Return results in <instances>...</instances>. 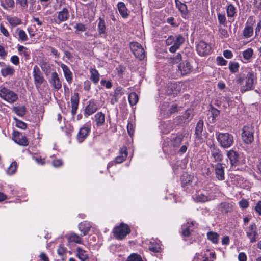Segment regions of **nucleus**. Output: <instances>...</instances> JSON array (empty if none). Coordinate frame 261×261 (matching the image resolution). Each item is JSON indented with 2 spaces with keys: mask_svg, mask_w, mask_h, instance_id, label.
Returning <instances> with one entry per match:
<instances>
[{
  "mask_svg": "<svg viewBox=\"0 0 261 261\" xmlns=\"http://www.w3.org/2000/svg\"><path fill=\"white\" fill-rule=\"evenodd\" d=\"M216 138L219 145L223 148H228L234 143V137L229 133H216Z\"/></svg>",
  "mask_w": 261,
  "mask_h": 261,
  "instance_id": "f257e3e1",
  "label": "nucleus"
},
{
  "mask_svg": "<svg viewBox=\"0 0 261 261\" xmlns=\"http://www.w3.org/2000/svg\"><path fill=\"white\" fill-rule=\"evenodd\" d=\"M185 38L181 35H171L166 40L167 45L171 46L169 50L175 53L185 42Z\"/></svg>",
  "mask_w": 261,
  "mask_h": 261,
  "instance_id": "f03ea898",
  "label": "nucleus"
},
{
  "mask_svg": "<svg viewBox=\"0 0 261 261\" xmlns=\"http://www.w3.org/2000/svg\"><path fill=\"white\" fill-rule=\"evenodd\" d=\"M0 97L10 103H13L18 99L17 94L6 87L0 88Z\"/></svg>",
  "mask_w": 261,
  "mask_h": 261,
  "instance_id": "7ed1b4c3",
  "label": "nucleus"
},
{
  "mask_svg": "<svg viewBox=\"0 0 261 261\" xmlns=\"http://www.w3.org/2000/svg\"><path fill=\"white\" fill-rule=\"evenodd\" d=\"M254 127L249 124L245 125L242 128V138L246 144H251L254 141Z\"/></svg>",
  "mask_w": 261,
  "mask_h": 261,
  "instance_id": "20e7f679",
  "label": "nucleus"
},
{
  "mask_svg": "<svg viewBox=\"0 0 261 261\" xmlns=\"http://www.w3.org/2000/svg\"><path fill=\"white\" fill-rule=\"evenodd\" d=\"M130 232V229L128 225L122 223L119 226L115 227L113 229L114 237L118 240L123 239Z\"/></svg>",
  "mask_w": 261,
  "mask_h": 261,
  "instance_id": "39448f33",
  "label": "nucleus"
},
{
  "mask_svg": "<svg viewBox=\"0 0 261 261\" xmlns=\"http://www.w3.org/2000/svg\"><path fill=\"white\" fill-rule=\"evenodd\" d=\"M245 230L250 243H253L257 241L258 233L257 231V226L255 223H252Z\"/></svg>",
  "mask_w": 261,
  "mask_h": 261,
  "instance_id": "423d86ee",
  "label": "nucleus"
},
{
  "mask_svg": "<svg viewBox=\"0 0 261 261\" xmlns=\"http://www.w3.org/2000/svg\"><path fill=\"white\" fill-rule=\"evenodd\" d=\"M130 48L135 56L140 60H143L145 57V51L141 44L138 42H132L130 44Z\"/></svg>",
  "mask_w": 261,
  "mask_h": 261,
  "instance_id": "0eeeda50",
  "label": "nucleus"
},
{
  "mask_svg": "<svg viewBox=\"0 0 261 261\" xmlns=\"http://www.w3.org/2000/svg\"><path fill=\"white\" fill-rule=\"evenodd\" d=\"M56 14L57 16L55 19V22L58 24L68 20L70 16L68 9L66 6H64L61 10L58 11Z\"/></svg>",
  "mask_w": 261,
  "mask_h": 261,
  "instance_id": "6e6552de",
  "label": "nucleus"
},
{
  "mask_svg": "<svg viewBox=\"0 0 261 261\" xmlns=\"http://www.w3.org/2000/svg\"><path fill=\"white\" fill-rule=\"evenodd\" d=\"M211 49V45L203 40L200 41L196 45L197 52L201 56L210 54Z\"/></svg>",
  "mask_w": 261,
  "mask_h": 261,
  "instance_id": "1a4fd4ad",
  "label": "nucleus"
},
{
  "mask_svg": "<svg viewBox=\"0 0 261 261\" xmlns=\"http://www.w3.org/2000/svg\"><path fill=\"white\" fill-rule=\"evenodd\" d=\"M33 76L34 84L37 87H39L45 81L42 73L37 65H35L33 67Z\"/></svg>",
  "mask_w": 261,
  "mask_h": 261,
  "instance_id": "9d476101",
  "label": "nucleus"
},
{
  "mask_svg": "<svg viewBox=\"0 0 261 261\" xmlns=\"http://www.w3.org/2000/svg\"><path fill=\"white\" fill-rule=\"evenodd\" d=\"M91 130L90 124H85L80 129L77 135L79 142H82L88 136Z\"/></svg>",
  "mask_w": 261,
  "mask_h": 261,
  "instance_id": "9b49d317",
  "label": "nucleus"
},
{
  "mask_svg": "<svg viewBox=\"0 0 261 261\" xmlns=\"http://www.w3.org/2000/svg\"><path fill=\"white\" fill-rule=\"evenodd\" d=\"M244 80L245 81V85L244 86H242L241 88V91L242 93L252 89L254 81L253 73L250 72H248Z\"/></svg>",
  "mask_w": 261,
  "mask_h": 261,
  "instance_id": "f8f14e48",
  "label": "nucleus"
},
{
  "mask_svg": "<svg viewBox=\"0 0 261 261\" xmlns=\"http://www.w3.org/2000/svg\"><path fill=\"white\" fill-rule=\"evenodd\" d=\"M254 20L253 18H249L246 23L245 27L243 30V36L245 38L251 37L253 35V25Z\"/></svg>",
  "mask_w": 261,
  "mask_h": 261,
  "instance_id": "ddd939ff",
  "label": "nucleus"
},
{
  "mask_svg": "<svg viewBox=\"0 0 261 261\" xmlns=\"http://www.w3.org/2000/svg\"><path fill=\"white\" fill-rule=\"evenodd\" d=\"M210 149L211 156L213 158V161L217 163H220L223 160V155L221 151L215 145H211Z\"/></svg>",
  "mask_w": 261,
  "mask_h": 261,
  "instance_id": "4468645a",
  "label": "nucleus"
},
{
  "mask_svg": "<svg viewBox=\"0 0 261 261\" xmlns=\"http://www.w3.org/2000/svg\"><path fill=\"white\" fill-rule=\"evenodd\" d=\"M13 137V140L20 145L25 146L29 144V141L25 136L18 131H14Z\"/></svg>",
  "mask_w": 261,
  "mask_h": 261,
  "instance_id": "2eb2a0df",
  "label": "nucleus"
},
{
  "mask_svg": "<svg viewBox=\"0 0 261 261\" xmlns=\"http://www.w3.org/2000/svg\"><path fill=\"white\" fill-rule=\"evenodd\" d=\"M217 179L222 181L225 179L224 167L221 163H217L213 166Z\"/></svg>",
  "mask_w": 261,
  "mask_h": 261,
  "instance_id": "dca6fc26",
  "label": "nucleus"
},
{
  "mask_svg": "<svg viewBox=\"0 0 261 261\" xmlns=\"http://www.w3.org/2000/svg\"><path fill=\"white\" fill-rule=\"evenodd\" d=\"M97 109V103L94 100H90L85 109L84 116L86 117H88L89 116L94 113Z\"/></svg>",
  "mask_w": 261,
  "mask_h": 261,
  "instance_id": "f3484780",
  "label": "nucleus"
},
{
  "mask_svg": "<svg viewBox=\"0 0 261 261\" xmlns=\"http://www.w3.org/2000/svg\"><path fill=\"white\" fill-rule=\"evenodd\" d=\"M185 135L180 134L173 135L171 138V145L175 149L178 148L184 141Z\"/></svg>",
  "mask_w": 261,
  "mask_h": 261,
  "instance_id": "a211bd4d",
  "label": "nucleus"
},
{
  "mask_svg": "<svg viewBox=\"0 0 261 261\" xmlns=\"http://www.w3.org/2000/svg\"><path fill=\"white\" fill-rule=\"evenodd\" d=\"M79 94L77 92H74L71 97V114L74 116L77 112L79 103Z\"/></svg>",
  "mask_w": 261,
  "mask_h": 261,
  "instance_id": "6ab92c4d",
  "label": "nucleus"
},
{
  "mask_svg": "<svg viewBox=\"0 0 261 261\" xmlns=\"http://www.w3.org/2000/svg\"><path fill=\"white\" fill-rule=\"evenodd\" d=\"M178 69L180 71L181 74L185 75L191 72L192 66L189 62L185 61L179 64Z\"/></svg>",
  "mask_w": 261,
  "mask_h": 261,
  "instance_id": "aec40b11",
  "label": "nucleus"
},
{
  "mask_svg": "<svg viewBox=\"0 0 261 261\" xmlns=\"http://www.w3.org/2000/svg\"><path fill=\"white\" fill-rule=\"evenodd\" d=\"M195 222L194 221H191L190 222L188 221L186 224H184L182 226V234L184 237H189L191 232L194 229V226Z\"/></svg>",
  "mask_w": 261,
  "mask_h": 261,
  "instance_id": "412c9836",
  "label": "nucleus"
},
{
  "mask_svg": "<svg viewBox=\"0 0 261 261\" xmlns=\"http://www.w3.org/2000/svg\"><path fill=\"white\" fill-rule=\"evenodd\" d=\"M127 156V148L125 146L121 147L119 150V154L115 158V162L116 163L120 164L122 163Z\"/></svg>",
  "mask_w": 261,
  "mask_h": 261,
  "instance_id": "4be33fe9",
  "label": "nucleus"
},
{
  "mask_svg": "<svg viewBox=\"0 0 261 261\" xmlns=\"http://www.w3.org/2000/svg\"><path fill=\"white\" fill-rule=\"evenodd\" d=\"M60 67L63 71L65 78L67 82L69 84L71 83L72 81L73 75L69 67L63 63H61Z\"/></svg>",
  "mask_w": 261,
  "mask_h": 261,
  "instance_id": "5701e85b",
  "label": "nucleus"
},
{
  "mask_svg": "<svg viewBox=\"0 0 261 261\" xmlns=\"http://www.w3.org/2000/svg\"><path fill=\"white\" fill-rule=\"evenodd\" d=\"M50 83L57 90L60 89L62 87L61 82L56 72H54L51 73Z\"/></svg>",
  "mask_w": 261,
  "mask_h": 261,
  "instance_id": "b1692460",
  "label": "nucleus"
},
{
  "mask_svg": "<svg viewBox=\"0 0 261 261\" xmlns=\"http://www.w3.org/2000/svg\"><path fill=\"white\" fill-rule=\"evenodd\" d=\"M227 156L229 159L232 166L236 165L237 163L239 161V154L237 151L233 150L228 151L227 152Z\"/></svg>",
  "mask_w": 261,
  "mask_h": 261,
  "instance_id": "393cba45",
  "label": "nucleus"
},
{
  "mask_svg": "<svg viewBox=\"0 0 261 261\" xmlns=\"http://www.w3.org/2000/svg\"><path fill=\"white\" fill-rule=\"evenodd\" d=\"M117 7L118 11L122 18H126L128 17L129 13H128V9L123 2H118Z\"/></svg>",
  "mask_w": 261,
  "mask_h": 261,
  "instance_id": "a878e982",
  "label": "nucleus"
},
{
  "mask_svg": "<svg viewBox=\"0 0 261 261\" xmlns=\"http://www.w3.org/2000/svg\"><path fill=\"white\" fill-rule=\"evenodd\" d=\"M15 73V69L13 67L7 65L4 68H2L1 73L3 77H6L8 76H12Z\"/></svg>",
  "mask_w": 261,
  "mask_h": 261,
  "instance_id": "bb28decb",
  "label": "nucleus"
},
{
  "mask_svg": "<svg viewBox=\"0 0 261 261\" xmlns=\"http://www.w3.org/2000/svg\"><path fill=\"white\" fill-rule=\"evenodd\" d=\"M91 227V225L87 221L81 222L79 225V229L83 233L84 236L87 235Z\"/></svg>",
  "mask_w": 261,
  "mask_h": 261,
  "instance_id": "cd10ccee",
  "label": "nucleus"
},
{
  "mask_svg": "<svg viewBox=\"0 0 261 261\" xmlns=\"http://www.w3.org/2000/svg\"><path fill=\"white\" fill-rule=\"evenodd\" d=\"M95 121L97 126L103 125L105 121V116L101 112H98L94 116Z\"/></svg>",
  "mask_w": 261,
  "mask_h": 261,
  "instance_id": "c85d7f7f",
  "label": "nucleus"
},
{
  "mask_svg": "<svg viewBox=\"0 0 261 261\" xmlns=\"http://www.w3.org/2000/svg\"><path fill=\"white\" fill-rule=\"evenodd\" d=\"M203 129V121L202 120H199L196 125L195 134L196 138L200 139L202 136V132Z\"/></svg>",
  "mask_w": 261,
  "mask_h": 261,
  "instance_id": "c756f323",
  "label": "nucleus"
},
{
  "mask_svg": "<svg viewBox=\"0 0 261 261\" xmlns=\"http://www.w3.org/2000/svg\"><path fill=\"white\" fill-rule=\"evenodd\" d=\"M176 5L178 8L179 11L181 12L182 17L187 19L188 18V10L187 9V6L186 4L183 3H180L179 4H176Z\"/></svg>",
  "mask_w": 261,
  "mask_h": 261,
  "instance_id": "7c9ffc66",
  "label": "nucleus"
},
{
  "mask_svg": "<svg viewBox=\"0 0 261 261\" xmlns=\"http://www.w3.org/2000/svg\"><path fill=\"white\" fill-rule=\"evenodd\" d=\"M76 256L81 260L84 261L86 259L88 258V254L87 252L81 248L80 247H77L76 249Z\"/></svg>",
  "mask_w": 261,
  "mask_h": 261,
  "instance_id": "2f4dec72",
  "label": "nucleus"
},
{
  "mask_svg": "<svg viewBox=\"0 0 261 261\" xmlns=\"http://www.w3.org/2000/svg\"><path fill=\"white\" fill-rule=\"evenodd\" d=\"M90 72L91 74V80L95 84L97 83L99 80V74L98 71L96 69L91 68Z\"/></svg>",
  "mask_w": 261,
  "mask_h": 261,
  "instance_id": "473e14b6",
  "label": "nucleus"
},
{
  "mask_svg": "<svg viewBox=\"0 0 261 261\" xmlns=\"http://www.w3.org/2000/svg\"><path fill=\"white\" fill-rule=\"evenodd\" d=\"M97 30L100 35L106 34V28L105 22L104 20L100 17L99 18Z\"/></svg>",
  "mask_w": 261,
  "mask_h": 261,
  "instance_id": "72a5a7b5",
  "label": "nucleus"
},
{
  "mask_svg": "<svg viewBox=\"0 0 261 261\" xmlns=\"http://www.w3.org/2000/svg\"><path fill=\"white\" fill-rule=\"evenodd\" d=\"M13 111L18 116L22 117L26 113V108L24 106H17L13 108Z\"/></svg>",
  "mask_w": 261,
  "mask_h": 261,
  "instance_id": "f704fd0d",
  "label": "nucleus"
},
{
  "mask_svg": "<svg viewBox=\"0 0 261 261\" xmlns=\"http://www.w3.org/2000/svg\"><path fill=\"white\" fill-rule=\"evenodd\" d=\"M68 242H74L81 244L82 241V238L75 233H71L68 237Z\"/></svg>",
  "mask_w": 261,
  "mask_h": 261,
  "instance_id": "c9c22d12",
  "label": "nucleus"
},
{
  "mask_svg": "<svg viewBox=\"0 0 261 261\" xmlns=\"http://www.w3.org/2000/svg\"><path fill=\"white\" fill-rule=\"evenodd\" d=\"M207 237L209 240H210L212 243L217 244L219 241V234L213 231H210L207 232Z\"/></svg>",
  "mask_w": 261,
  "mask_h": 261,
  "instance_id": "e433bc0d",
  "label": "nucleus"
},
{
  "mask_svg": "<svg viewBox=\"0 0 261 261\" xmlns=\"http://www.w3.org/2000/svg\"><path fill=\"white\" fill-rule=\"evenodd\" d=\"M193 261H212L208 259L207 255L204 252L196 253Z\"/></svg>",
  "mask_w": 261,
  "mask_h": 261,
  "instance_id": "4c0bfd02",
  "label": "nucleus"
},
{
  "mask_svg": "<svg viewBox=\"0 0 261 261\" xmlns=\"http://www.w3.org/2000/svg\"><path fill=\"white\" fill-rule=\"evenodd\" d=\"M15 5L14 0H3L1 2V6L5 9L8 8H13Z\"/></svg>",
  "mask_w": 261,
  "mask_h": 261,
  "instance_id": "58836bf2",
  "label": "nucleus"
},
{
  "mask_svg": "<svg viewBox=\"0 0 261 261\" xmlns=\"http://www.w3.org/2000/svg\"><path fill=\"white\" fill-rule=\"evenodd\" d=\"M236 10L235 7L232 4H229L226 9L228 17H233L236 13Z\"/></svg>",
  "mask_w": 261,
  "mask_h": 261,
  "instance_id": "ea45409f",
  "label": "nucleus"
},
{
  "mask_svg": "<svg viewBox=\"0 0 261 261\" xmlns=\"http://www.w3.org/2000/svg\"><path fill=\"white\" fill-rule=\"evenodd\" d=\"M128 101L131 106L135 105L138 101V96L135 92H132L128 96Z\"/></svg>",
  "mask_w": 261,
  "mask_h": 261,
  "instance_id": "a19ab883",
  "label": "nucleus"
},
{
  "mask_svg": "<svg viewBox=\"0 0 261 261\" xmlns=\"http://www.w3.org/2000/svg\"><path fill=\"white\" fill-rule=\"evenodd\" d=\"M9 23L13 27L19 25L21 23V20L16 17H8L7 19Z\"/></svg>",
  "mask_w": 261,
  "mask_h": 261,
  "instance_id": "79ce46f5",
  "label": "nucleus"
},
{
  "mask_svg": "<svg viewBox=\"0 0 261 261\" xmlns=\"http://www.w3.org/2000/svg\"><path fill=\"white\" fill-rule=\"evenodd\" d=\"M195 199L197 202H205L212 199L211 197H209L203 194H200L196 195Z\"/></svg>",
  "mask_w": 261,
  "mask_h": 261,
  "instance_id": "37998d69",
  "label": "nucleus"
},
{
  "mask_svg": "<svg viewBox=\"0 0 261 261\" xmlns=\"http://www.w3.org/2000/svg\"><path fill=\"white\" fill-rule=\"evenodd\" d=\"M253 54V50L251 48H249L243 52V56L244 59L248 60L250 59Z\"/></svg>",
  "mask_w": 261,
  "mask_h": 261,
  "instance_id": "c03bdc74",
  "label": "nucleus"
},
{
  "mask_svg": "<svg viewBox=\"0 0 261 261\" xmlns=\"http://www.w3.org/2000/svg\"><path fill=\"white\" fill-rule=\"evenodd\" d=\"M149 249L153 252H159L161 251V246L159 243H155V244L152 242H150V245L149 246Z\"/></svg>",
  "mask_w": 261,
  "mask_h": 261,
  "instance_id": "a18cd8bd",
  "label": "nucleus"
},
{
  "mask_svg": "<svg viewBox=\"0 0 261 261\" xmlns=\"http://www.w3.org/2000/svg\"><path fill=\"white\" fill-rule=\"evenodd\" d=\"M176 84L175 83H170L167 87V94L168 95H175L176 94V91H174V89L176 87Z\"/></svg>",
  "mask_w": 261,
  "mask_h": 261,
  "instance_id": "49530a36",
  "label": "nucleus"
},
{
  "mask_svg": "<svg viewBox=\"0 0 261 261\" xmlns=\"http://www.w3.org/2000/svg\"><path fill=\"white\" fill-rule=\"evenodd\" d=\"M17 169V163L14 161L13 162L8 168L7 169V172L9 175H12L14 174Z\"/></svg>",
  "mask_w": 261,
  "mask_h": 261,
  "instance_id": "de8ad7c7",
  "label": "nucleus"
},
{
  "mask_svg": "<svg viewBox=\"0 0 261 261\" xmlns=\"http://www.w3.org/2000/svg\"><path fill=\"white\" fill-rule=\"evenodd\" d=\"M239 68V64L238 62H230L229 63V69L232 73L237 72Z\"/></svg>",
  "mask_w": 261,
  "mask_h": 261,
  "instance_id": "09e8293b",
  "label": "nucleus"
},
{
  "mask_svg": "<svg viewBox=\"0 0 261 261\" xmlns=\"http://www.w3.org/2000/svg\"><path fill=\"white\" fill-rule=\"evenodd\" d=\"M18 32V36L19 40L21 41H26L28 40V38L27 35V34L23 30L17 29V30Z\"/></svg>",
  "mask_w": 261,
  "mask_h": 261,
  "instance_id": "8fccbe9b",
  "label": "nucleus"
},
{
  "mask_svg": "<svg viewBox=\"0 0 261 261\" xmlns=\"http://www.w3.org/2000/svg\"><path fill=\"white\" fill-rule=\"evenodd\" d=\"M14 119L16 121V126L17 127L20 128L22 129H25L27 128V125L25 122L21 120H19L16 118H14Z\"/></svg>",
  "mask_w": 261,
  "mask_h": 261,
  "instance_id": "3c124183",
  "label": "nucleus"
},
{
  "mask_svg": "<svg viewBox=\"0 0 261 261\" xmlns=\"http://www.w3.org/2000/svg\"><path fill=\"white\" fill-rule=\"evenodd\" d=\"M127 261H143L141 257L137 254H131L127 259Z\"/></svg>",
  "mask_w": 261,
  "mask_h": 261,
  "instance_id": "603ef678",
  "label": "nucleus"
},
{
  "mask_svg": "<svg viewBox=\"0 0 261 261\" xmlns=\"http://www.w3.org/2000/svg\"><path fill=\"white\" fill-rule=\"evenodd\" d=\"M181 179L182 186H186L191 182V177L188 175H183Z\"/></svg>",
  "mask_w": 261,
  "mask_h": 261,
  "instance_id": "864d4df0",
  "label": "nucleus"
},
{
  "mask_svg": "<svg viewBox=\"0 0 261 261\" xmlns=\"http://www.w3.org/2000/svg\"><path fill=\"white\" fill-rule=\"evenodd\" d=\"M218 20L220 24H225L226 22V18L224 14L219 13L218 14Z\"/></svg>",
  "mask_w": 261,
  "mask_h": 261,
  "instance_id": "5fc2aeb1",
  "label": "nucleus"
},
{
  "mask_svg": "<svg viewBox=\"0 0 261 261\" xmlns=\"http://www.w3.org/2000/svg\"><path fill=\"white\" fill-rule=\"evenodd\" d=\"M217 64L221 66L226 65L227 63V60H225L222 57L220 56H219L217 58Z\"/></svg>",
  "mask_w": 261,
  "mask_h": 261,
  "instance_id": "6e6d98bb",
  "label": "nucleus"
},
{
  "mask_svg": "<svg viewBox=\"0 0 261 261\" xmlns=\"http://www.w3.org/2000/svg\"><path fill=\"white\" fill-rule=\"evenodd\" d=\"M229 204L227 203H221L220 204V208L222 211L227 212L229 210Z\"/></svg>",
  "mask_w": 261,
  "mask_h": 261,
  "instance_id": "4d7b16f0",
  "label": "nucleus"
},
{
  "mask_svg": "<svg viewBox=\"0 0 261 261\" xmlns=\"http://www.w3.org/2000/svg\"><path fill=\"white\" fill-rule=\"evenodd\" d=\"M57 4L54 6L55 10H59L61 8V7L65 5V2L63 0H56Z\"/></svg>",
  "mask_w": 261,
  "mask_h": 261,
  "instance_id": "13d9d810",
  "label": "nucleus"
},
{
  "mask_svg": "<svg viewBox=\"0 0 261 261\" xmlns=\"http://www.w3.org/2000/svg\"><path fill=\"white\" fill-rule=\"evenodd\" d=\"M10 61L15 65H18L19 64V58L16 55H13L11 57Z\"/></svg>",
  "mask_w": 261,
  "mask_h": 261,
  "instance_id": "bf43d9fd",
  "label": "nucleus"
},
{
  "mask_svg": "<svg viewBox=\"0 0 261 261\" xmlns=\"http://www.w3.org/2000/svg\"><path fill=\"white\" fill-rule=\"evenodd\" d=\"M63 162L61 159H55L53 161L52 165L55 167H59L62 165Z\"/></svg>",
  "mask_w": 261,
  "mask_h": 261,
  "instance_id": "052dcab7",
  "label": "nucleus"
},
{
  "mask_svg": "<svg viewBox=\"0 0 261 261\" xmlns=\"http://www.w3.org/2000/svg\"><path fill=\"white\" fill-rule=\"evenodd\" d=\"M0 31H1V32L5 37L9 36L10 34H9V32L8 31L7 29L5 28V27L2 24H0Z\"/></svg>",
  "mask_w": 261,
  "mask_h": 261,
  "instance_id": "680f3d73",
  "label": "nucleus"
},
{
  "mask_svg": "<svg viewBox=\"0 0 261 261\" xmlns=\"http://www.w3.org/2000/svg\"><path fill=\"white\" fill-rule=\"evenodd\" d=\"M66 251V248L63 246L60 245L58 249L57 252L60 255H63Z\"/></svg>",
  "mask_w": 261,
  "mask_h": 261,
  "instance_id": "e2e57ef3",
  "label": "nucleus"
},
{
  "mask_svg": "<svg viewBox=\"0 0 261 261\" xmlns=\"http://www.w3.org/2000/svg\"><path fill=\"white\" fill-rule=\"evenodd\" d=\"M239 205L243 208H246L248 207L249 203L246 200L243 199L239 202Z\"/></svg>",
  "mask_w": 261,
  "mask_h": 261,
  "instance_id": "0e129e2a",
  "label": "nucleus"
},
{
  "mask_svg": "<svg viewBox=\"0 0 261 261\" xmlns=\"http://www.w3.org/2000/svg\"><path fill=\"white\" fill-rule=\"evenodd\" d=\"M74 28L79 31H84L86 30L85 26L81 23H77L75 25Z\"/></svg>",
  "mask_w": 261,
  "mask_h": 261,
  "instance_id": "69168bd1",
  "label": "nucleus"
},
{
  "mask_svg": "<svg viewBox=\"0 0 261 261\" xmlns=\"http://www.w3.org/2000/svg\"><path fill=\"white\" fill-rule=\"evenodd\" d=\"M40 66H41V69L44 71H45V70H48L50 68L49 64H47V63L44 62V61L41 62Z\"/></svg>",
  "mask_w": 261,
  "mask_h": 261,
  "instance_id": "338daca9",
  "label": "nucleus"
},
{
  "mask_svg": "<svg viewBox=\"0 0 261 261\" xmlns=\"http://www.w3.org/2000/svg\"><path fill=\"white\" fill-rule=\"evenodd\" d=\"M255 210L261 216V201L257 202L255 207Z\"/></svg>",
  "mask_w": 261,
  "mask_h": 261,
  "instance_id": "774afa93",
  "label": "nucleus"
}]
</instances>
